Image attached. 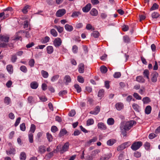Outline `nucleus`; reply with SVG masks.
<instances>
[{"label": "nucleus", "mask_w": 160, "mask_h": 160, "mask_svg": "<svg viewBox=\"0 0 160 160\" xmlns=\"http://www.w3.org/2000/svg\"><path fill=\"white\" fill-rule=\"evenodd\" d=\"M85 65L82 63H81L78 66V71L79 73H83L84 71Z\"/></svg>", "instance_id": "10"}, {"label": "nucleus", "mask_w": 160, "mask_h": 160, "mask_svg": "<svg viewBox=\"0 0 160 160\" xmlns=\"http://www.w3.org/2000/svg\"><path fill=\"white\" fill-rule=\"evenodd\" d=\"M91 8V5L90 3L88 4L82 8V10L84 12H88Z\"/></svg>", "instance_id": "11"}, {"label": "nucleus", "mask_w": 160, "mask_h": 160, "mask_svg": "<svg viewBox=\"0 0 160 160\" xmlns=\"http://www.w3.org/2000/svg\"><path fill=\"white\" fill-rule=\"evenodd\" d=\"M9 36L7 34H0V47L5 48L7 46V43L8 42Z\"/></svg>", "instance_id": "1"}, {"label": "nucleus", "mask_w": 160, "mask_h": 160, "mask_svg": "<svg viewBox=\"0 0 160 160\" xmlns=\"http://www.w3.org/2000/svg\"><path fill=\"white\" fill-rule=\"evenodd\" d=\"M120 128L121 130V136H122L123 138L125 139L129 136V133H127V131L128 130H126L123 128V126L122 125L120 126Z\"/></svg>", "instance_id": "6"}, {"label": "nucleus", "mask_w": 160, "mask_h": 160, "mask_svg": "<svg viewBox=\"0 0 160 160\" xmlns=\"http://www.w3.org/2000/svg\"><path fill=\"white\" fill-rule=\"evenodd\" d=\"M46 151V148L43 145L39 147L38 152L40 153H43Z\"/></svg>", "instance_id": "24"}, {"label": "nucleus", "mask_w": 160, "mask_h": 160, "mask_svg": "<svg viewBox=\"0 0 160 160\" xmlns=\"http://www.w3.org/2000/svg\"><path fill=\"white\" fill-rule=\"evenodd\" d=\"M4 102L5 103L8 105L10 104L11 102V100L9 97H6L5 98Z\"/></svg>", "instance_id": "33"}, {"label": "nucleus", "mask_w": 160, "mask_h": 160, "mask_svg": "<svg viewBox=\"0 0 160 160\" xmlns=\"http://www.w3.org/2000/svg\"><path fill=\"white\" fill-rule=\"evenodd\" d=\"M133 97L137 99L141 100L142 97L140 96L137 93L135 92L133 94Z\"/></svg>", "instance_id": "56"}, {"label": "nucleus", "mask_w": 160, "mask_h": 160, "mask_svg": "<svg viewBox=\"0 0 160 160\" xmlns=\"http://www.w3.org/2000/svg\"><path fill=\"white\" fill-rule=\"evenodd\" d=\"M123 143L122 144L120 145L117 148V150L118 151H120L123 150L126 148Z\"/></svg>", "instance_id": "57"}, {"label": "nucleus", "mask_w": 160, "mask_h": 160, "mask_svg": "<svg viewBox=\"0 0 160 160\" xmlns=\"http://www.w3.org/2000/svg\"><path fill=\"white\" fill-rule=\"evenodd\" d=\"M64 27L65 29L69 32L72 31L73 29V27L68 24H66Z\"/></svg>", "instance_id": "23"}, {"label": "nucleus", "mask_w": 160, "mask_h": 160, "mask_svg": "<svg viewBox=\"0 0 160 160\" xmlns=\"http://www.w3.org/2000/svg\"><path fill=\"white\" fill-rule=\"evenodd\" d=\"M64 79L65 80L66 83L68 84V83L71 82V79L70 76L69 75H66L64 78Z\"/></svg>", "instance_id": "34"}, {"label": "nucleus", "mask_w": 160, "mask_h": 160, "mask_svg": "<svg viewBox=\"0 0 160 160\" xmlns=\"http://www.w3.org/2000/svg\"><path fill=\"white\" fill-rule=\"evenodd\" d=\"M136 81L140 83H144L145 82V80L143 77L142 76H137L136 78Z\"/></svg>", "instance_id": "14"}, {"label": "nucleus", "mask_w": 160, "mask_h": 160, "mask_svg": "<svg viewBox=\"0 0 160 160\" xmlns=\"http://www.w3.org/2000/svg\"><path fill=\"white\" fill-rule=\"evenodd\" d=\"M50 34L54 37L58 36V33L56 30L54 29H52L50 31Z\"/></svg>", "instance_id": "35"}, {"label": "nucleus", "mask_w": 160, "mask_h": 160, "mask_svg": "<svg viewBox=\"0 0 160 160\" xmlns=\"http://www.w3.org/2000/svg\"><path fill=\"white\" fill-rule=\"evenodd\" d=\"M98 139V138L97 137H95L93 138L92 139L89 140V141H88V143L89 144H90L92 142H96Z\"/></svg>", "instance_id": "51"}, {"label": "nucleus", "mask_w": 160, "mask_h": 160, "mask_svg": "<svg viewBox=\"0 0 160 160\" xmlns=\"http://www.w3.org/2000/svg\"><path fill=\"white\" fill-rule=\"evenodd\" d=\"M77 80L81 83H83L84 81V79L83 77L80 75H78L77 77Z\"/></svg>", "instance_id": "46"}, {"label": "nucleus", "mask_w": 160, "mask_h": 160, "mask_svg": "<svg viewBox=\"0 0 160 160\" xmlns=\"http://www.w3.org/2000/svg\"><path fill=\"white\" fill-rule=\"evenodd\" d=\"M7 70L8 72L9 73L11 74L13 72V67L12 65L11 64H9L6 67Z\"/></svg>", "instance_id": "15"}, {"label": "nucleus", "mask_w": 160, "mask_h": 160, "mask_svg": "<svg viewBox=\"0 0 160 160\" xmlns=\"http://www.w3.org/2000/svg\"><path fill=\"white\" fill-rule=\"evenodd\" d=\"M100 34L98 31H94L92 34V35L95 38H98Z\"/></svg>", "instance_id": "44"}, {"label": "nucleus", "mask_w": 160, "mask_h": 160, "mask_svg": "<svg viewBox=\"0 0 160 160\" xmlns=\"http://www.w3.org/2000/svg\"><path fill=\"white\" fill-rule=\"evenodd\" d=\"M104 91L103 89L100 90L98 92V97L102 98L104 95Z\"/></svg>", "instance_id": "48"}, {"label": "nucleus", "mask_w": 160, "mask_h": 160, "mask_svg": "<svg viewBox=\"0 0 160 160\" xmlns=\"http://www.w3.org/2000/svg\"><path fill=\"white\" fill-rule=\"evenodd\" d=\"M78 48L76 45H74L72 47V51L74 53H77L78 52Z\"/></svg>", "instance_id": "58"}, {"label": "nucleus", "mask_w": 160, "mask_h": 160, "mask_svg": "<svg viewBox=\"0 0 160 160\" xmlns=\"http://www.w3.org/2000/svg\"><path fill=\"white\" fill-rule=\"evenodd\" d=\"M15 149L13 148H11L10 149L6 151V153L8 155L12 154L14 155L15 153Z\"/></svg>", "instance_id": "19"}, {"label": "nucleus", "mask_w": 160, "mask_h": 160, "mask_svg": "<svg viewBox=\"0 0 160 160\" xmlns=\"http://www.w3.org/2000/svg\"><path fill=\"white\" fill-rule=\"evenodd\" d=\"M29 141L30 143H32L33 142V135L32 133H28V135Z\"/></svg>", "instance_id": "42"}, {"label": "nucleus", "mask_w": 160, "mask_h": 160, "mask_svg": "<svg viewBox=\"0 0 160 160\" xmlns=\"http://www.w3.org/2000/svg\"><path fill=\"white\" fill-rule=\"evenodd\" d=\"M81 15V13L79 11H74L72 14L71 17L74 18L78 17Z\"/></svg>", "instance_id": "31"}, {"label": "nucleus", "mask_w": 160, "mask_h": 160, "mask_svg": "<svg viewBox=\"0 0 160 160\" xmlns=\"http://www.w3.org/2000/svg\"><path fill=\"white\" fill-rule=\"evenodd\" d=\"M50 39V38L48 36H46L42 38L41 40V41L42 43H46L48 42Z\"/></svg>", "instance_id": "27"}, {"label": "nucleus", "mask_w": 160, "mask_h": 160, "mask_svg": "<svg viewBox=\"0 0 160 160\" xmlns=\"http://www.w3.org/2000/svg\"><path fill=\"white\" fill-rule=\"evenodd\" d=\"M136 124V122L135 121L132 120L127 122L124 125H122L123 128L125 130H129L134 125Z\"/></svg>", "instance_id": "2"}, {"label": "nucleus", "mask_w": 160, "mask_h": 160, "mask_svg": "<svg viewBox=\"0 0 160 160\" xmlns=\"http://www.w3.org/2000/svg\"><path fill=\"white\" fill-rule=\"evenodd\" d=\"M100 70L101 72L103 73H105L108 71L107 68L105 66H102L100 67Z\"/></svg>", "instance_id": "39"}, {"label": "nucleus", "mask_w": 160, "mask_h": 160, "mask_svg": "<svg viewBox=\"0 0 160 160\" xmlns=\"http://www.w3.org/2000/svg\"><path fill=\"white\" fill-rule=\"evenodd\" d=\"M59 77L58 75H56L53 76L51 79L52 82H54L57 80Z\"/></svg>", "instance_id": "59"}, {"label": "nucleus", "mask_w": 160, "mask_h": 160, "mask_svg": "<svg viewBox=\"0 0 160 160\" xmlns=\"http://www.w3.org/2000/svg\"><path fill=\"white\" fill-rule=\"evenodd\" d=\"M149 71L147 69H145L143 72V75L144 77L145 78H146L148 80H149Z\"/></svg>", "instance_id": "12"}, {"label": "nucleus", "mask_w": 160, "mask_h": 160, "mask_svg": "<svg viewBox=\"0 0 160 160\" xmlns=\"http://www.w3.org/2000/svg\"><path fill=\"white\" fill-rule=\"evenodd\" d=\"M115 107L118 110H120L123 108V105L121 102L117 103L115 105Z\"/></svg>", "instance_id": "17"}, {"label": "nucleus", "mask_w": 160, "mask_h": 160, "mask_svg": "<svg viewBox=\"0 0 160 160\" xmlns=\"http://www.w3.org/2000/svg\"><path fill=\"white\" fill-rule=\"evenodd\" d=\"M142 101H143L144 103H148L151 102V100L150 98L148 97H146L144 98Z\"/></svg>", "instance_id": "50"}, {"label": "nucleus", "mask_w": 160, "mask_h": 160, "mask_svg": "<svg viewBox=\"0 0 160 160\" xmlns=\"http://www.w3.org/2000/svg\"><path fill=\"white\" fill-rule=\"evenodd\" d=\"M114 119L112 118H108L107 121V123L109 125H113L114 124Z\"/></svg>", "instance_id": "32"}, {"label": "nucleus", "mask_w": 160, "mask_h": 160, "mask_svg": "<svg viewBox=\"0 0 160 160\" xmlns=\"http://www.w3.org/2000/svg\"><path fill=\"white\" fill-rule=\"evenodd\" d=\"M66 13V11L64 9H59L56 13L57 17H60L64 15Z\"/></svg>", "instance_id": "7"}, {"label": "nucleus", "mask_w": 160, "mask_h": 160, "mask_svg": "<svg viewBox=\"0 0 160 160\" xmlns=\"http://www.w3.org/2000/svg\"><path fill=\"white\" fill-rule=\"evenodd\" d=\"M69 146V143L68 142H67L64 144L61 148L60 147V146H57L56 149L58 152H60L61 153H63L64 152L68 150Z\"/></svg>", "instance_id": "3"}, {"label": "nucleus", "mask_w": 160, "mask_h": 160, "mask_svg": "<svg viewBox=\"0 0 160 160\" xmlns=\"http://www.w3.org/2000/svg\"><path fill=\"white\" fill-rule=\"evenodd\" d=\"M47 52L48 54H52L53 51V48L52 46H49L47 48Z\"/></svg>", "instance_id": "29"}, {"label": "nucleus", "mask_w": 160, "mask_h": 160, "mask_svg": "<svg viewBox=\"0 0 160 160\" xmlns=\"http://www.w3.org/2000/svg\"><path fill=\"white\" fill-rule=\"evenodd\" d=\"M75 88L76 90L78 93H80L82 91L81 87L78 84H75L74 85Z\"/></svg>", "instance_id": "36"}, {"label": "nucleus", "mask_w": 160, "mask_h": 160, "mask_svg": "<svg viewBox=\"0 0 160 160\" xmlns=\"http://www.w3.org/2000/svg\"><path fill=\"white\" fill-rule=\"evenodd\" d=\"M62 40L59 37L55 38L53 41V44L56 48L59 47L62 45Z\"/></svg>", "instance_id": "5"}, {"label": "nucleus", "mask_w": 160, "mask_h": 160, "mask_svg": "<svg viewBox=\"0 0 160 160\" xmlns=\"http://www.w3.org/2000/svg\"><path fill=\"white\" fill-rule=\"evenodd\" d=\"M38 86V83L36 81L32 82L30 84V87L33 89H37Z\"/></svg>", "instance_id": "16"}, {"label": "nucleus", "mask_w": 160, "mask_h": 160, "mask_svg": "<svg viewBox=\"0 0 160 160\" xmlns=\"http://www.w3.org/2000/svg\"><path fill=\"white\" fill-rule=\"evenodd\" d=\"M110 158V156L108 155H105L103 157H101L99 160H106L109 159Z\"/></svg>", "instance_id": "64"}, {"label": "nucleus", "mask_w": 160, "mask_h": 160, "mask_svg": "<svg viewBox=\"0 0 160 160\" xmlns=\"http://www.w3.org/2000/svg\"><path fill=\"white\" fill-rule=\"evenodd\" d=\"M30 7V6L28 5H27L25 6L22 10V12L24 14L27 13L28 12V8H29Z\"/></svg>", "instance_id": "43"}, {"label": "nucleus", "mask_w": 160, "mask_h": 160, "mask_svg": "<svg viewBox=\"0 0 160 160\" xmlns=\"http://www.w3.org/2000/svg\"><path fill=\"white\" fill-rule=\"evenodd\" d=\"M157 135L154 133H150L148 136V138L150 139H152L157 137Z\"/></svg>", "instance_id": "61"}, {"label": "nucleus", "mask_w": 160, "mask_h": 160, "mask_svg": "<svg viewBox=\"0 0 160 160\" xmlns=\"http://www.w3.org/2000/svg\"><path fill=\"white\" fill-rule=\"evenodd\" d=\"M160 16L159 14L157 12H154L152 14V17L153 18H157Z\"/></svg>", "instance_id": "49"}, {"label": "nucleus", "mask_w": 160, "mask_h": 160, "mask_svg": "<svg viewBox=\"0 0 160 160\" xmlns=\"http://www.w3.org/2000/svg\"><path fill=\"white\" fill-rule=\"evenodd\" d=\"M17 58L16 55L14 54L11 56V61L12 62L14 63L16 62Z\"/></svg>", "instance_id": "54"}, {"label": "nucleus", "mask_w": 160, "mask_h": 160, "mask_svg": "<svg viewBox=\"0 0 160 160\" xmlns=\"http://www.w3.org/2000/svg\"><path fill=\"white\" fill-rule=\"evenodd\" d=\"M132 107L136 111H139V105L136 103H134L132 105Z\"/></svg>", "instance_id": "52"}, {"label": "nucleus", "mask_w": 160, "mask_h": 160, "mask_svg": "<svg viewBox=\"0 0 160 160\" xmlns=\"http://www.w3.org/2000/svg\"><path fill=\"white\" fill-rule=\"evenodd\" d=\"M141 153L140 152L136 151L134 153V156L137 158H139L141 156Z\"/></svg>", "instance_id": "63"}, {"label": "nucleus", "mask_w": 160, "mask_h": 160, "mask_svg": "<svg viewBox=\"0 0 160 160\" xmlns=\"http://www.w3.org/2000/svg\"><path fill=\"white\" fill-rule=\"evenodd\" d=\"M58 130V129L56 126H53L51 128V131L52 132L55 133Z\"/></svg>", "instance_id": "60"}, {"label": "nucleus", "mask_w": 160, "mask_h": 160, "mask_svg": "<svg viewBox=\"0 0 160 160\" xmlns=\"http://www.w3.org/2000/svg\"><path fill=\"white\" fill-rule=\"evenodd\" d=\"M151 81L153 82H155L157 81V78L158 76V74L156 72H154L151 74Z\"/></svg>", "instance_id": "8"}, {"label": "nucleus", "mask_w": 160, "mask_h": 160, "mask_svg": "<svg viewBox=\"0 0 160 160\" xmlns=\"http://www.w3.org/2000/svg\"><path fill=\"white\" fill-rule=\"evenodd\" d=\"M58 152V151L56 149V150H54L53 151L50 152L48 153L46 155V156L48 158H52L53 155V153H56Z\"/></svg>", "instance_id": "38"}, {"label": "nucleus", "mask_w": 160, "mask_h": 160, "mask_svg": "<svg viewBox=\"0 0 160 160\" xmlns=\"http://www.w3.org/2000/svg\"><path fill=\"white\" fill-rule=\"evenodd\" d=\"M67 93V91L66 90H63L61 91L59 93V95L60 96H63V95H65Z\"/></svg>", "instance_id": "62"}, {"label": "nucleus", "mask_w": 160, "mask_h": 160, "mask_svg": "<svg viewBox=\"0 0 160 160\" xmlns=\"http://www.w3.org/2000/svg\"><path fill=\"white\" fill-rule=\"evenodd\" d=\"M41 74L42 76L44 78H47L48 77L49 74L48 72L44 70H41Z\"/></svg>", "instance_id": "30"}, {"label": "nucleus", "mask_w": 160, "mask_h": 160, "mask_svg": "<svg viewBox=\"0 0 160 160\" xmlns=\"http://www.w3.org/2000/svg\"><path fill=\"white\" fill-rule=\"evenodd\" d=\"M123 39L125 43H128L130 42L131 39L128 35H126L123 36Z\"/></svg>", "instance_id": "28"}, {"label": "nucleus", "mask_w": 160, "mask_h": 160, "mask_svg": "<svg viewBox=\"0 0 160 160\" xmlns=\"http://www.w3.org/2000/svg\"><path fill=\"white\" fill-rule=\"evenodd\" d=\"M55 28L56 29L59 33H62L63 30V28L60 26L55 25L54 26Z\"/></svg>", "instance_id": "40"}, {"label": "nucleus", "mask_w": 160, "mask_h": 160, "mask_svg": "<svg viewBox=\"0 0 160 160\" xmlns=\"http://www.w3.org/2000/svg\"><path fill=\"white\" fill-rule=\"evenodd\" d=\"M90 14L92 16H96L98 15V12L96 9L92 8L90 11Z\"/></svg>", "instance_id": "13"}, {"label": "nucleus", "mask_w": 160, "mask_h": 160, "mask_svg": "<svg viewBox=\"0 0 160 160\" xmlns=\"http://www.w3.org/2000/svg\"><path fill=\"white\" fill-rule=\"evenodd\" d=\"M46 137L49 142H50L53 141V137L50 133L48 132L46 133Z\"/></svg>", "instance_id": "21"}, {"label": "nucleus", "mask_w": 160, "mask_h": 160, "mask_svg": "<svg viewBox=\"0 0 160 160\" xmlns=\"http://www.w3.org/2000/svg\"><path fill=\"white\" fill-rule=\"evenodd\" d=\"M94 123V120L92 118L89 119L87 121V125L88 126L93 124Z\"/></svg>", "instance_id": "45"}, {"label": "nucleus", "mask_w": 160, "mask_h": 160, "mask_svg": "<svg viewBox=\"0 0 160 160\" xmlns=\"http://www.w3.org/2000/svg\"><path fill=\"white\" fill-rule=\"evenodd\" d=\"M26 158V155L25 152H22L20 155V158L21 160H25Z\"/></svg>", "instance_id": "41"}, {"label": "nucleus", "mask_w": 160, "mask_h": 160, "mask_svg": "<svg viewBox=\"0 0 160 160\" xmlns=\"http://www.w3.org/2000/svg\"><path fill=\"white\" fill-rule=\"evenodd\" d=\"M97 126L98 129L101 130H105L107 128V126L106 125L102 122L98 123Z\"/></svg>", "instance_id": "9"}, {"label": "nucleus", "mask_w": 160, "mask_h": 160, "mask_svg": "<svg viewBox=\"0 0 160 160\" xmlns=\"http://www.w3.org/2000/svg\"><path fill=\"white\" fill-rule=\"evenodd\" d=\"M152 110V107L150 105L147 106L145 109V112L147 114H149L150 113Z\"/></svg>", "instance_id": "26"}, {"label": "nucleus", "mask_w": 160, "mask_h": 160, "mask_svg": "<svg viewBox=\"0 0 160 160\" xmlns=\"http://www.w3.org/2000/svg\"><path fill=\"white\" fill-rule=\"evenodd\" d=\"M20 130L23 131H24L26 130V126L25 123H22L21 124L20 126Z\"/></svg>", "instance_id": "55"}, {"label": "nucleus", "mask_w": 160, "mask_h": 160, "mask_svg": "<svg viewBox=\"0 0 160 160\" xmlns=\"http://www.w3.org/2000/svg\"><path fill=\"white\" fill-rule=\"evenodd\" d=\"M116 142V140L114 139H112L108 140L107 142V144L109 146H112L114 143H115Z\"/></svg>", "instance_id": "20"}, {"label": "nucleus", "mask_w": 160, "mask_h": 160, "mask_svg": "<svg viewBox=\"0 0 160 160\" xmlns=\"http://www.w3.org/2000/svg\"><path fill=\"white\" fill-rule=\"evenodd\" d=\"M141 141H135L133 142L131 146V148L133 151H136L139 149L142 145Z\"/></svg>", "instance_id": "4"}, {"label": "nucleus", "mask_w": 160, "mask_h": 160, "mask_svg": "<svg viewBox=\"0 0 160 160\" xmlns=\"http://www.w3.org/2000/svg\"><path fill=\"white\" fill-rule=\"evenodd\" d=\"M158 8L159 5L156 3H154L150 8V11L158 9Z\"/></svg>", "instance_id": "37"}, {"label": "nucleus", "mask_w": 160, "mask_h": 160, "mask_svg": "<svg viewBox=\"0 0 160 160\" xmlns=\"http://www.w3.org/2000/svg\"><path fill=\"white\" fill-rule=\"evenodd\" d=\"M68 133V132L66 130V129L63 128L62 129L59 133V136L60 137H62L65 135L66 134Z\"/></svg>", "instance_id": "18"}, {"label": "nucleus", "mask_w": 160, "mask_h": 160, "mask_svg": "<svg viewBox=\"0 0 160 160\" xmlns=\"http://www.w3.org/2000/svg\"><path fill=\"white\" fill-rule=\"evenodd\" d=\"M20 70L24 73H26L27 72V69L26 67L24 65L22 66L20 68Z\"/></svg>", "instance_id": "53"}, {"label": "nucleus", "mask_w": 160, "mask_h": 160, "mask_svg": "<svg viewBox=\"0 0 160 160\" xmlns=\"http://www.w3.org/2000/svg\"><path fill=\"white\" fill-rule=\"evenodd\" d=\"M35 62L33 59H30L28 62V64L31 67H32L34 66Z\"/></svg>", "instance_id": "47"}, {"label": "nucleus", "mask_w": 160, "mask_h": 160, "mask_svg": "<svg viewBox=\"0 0 160 160\" xmlns=\"http://www.w3.org/2000/svg\"><path fill=\"white\" fill-rule=\"evenodd\" d=\"M36 129V127L35 125L33 124H31L28 133H32V134H33V133L34 132Z\"/></svg>", "instance_id": "25"}, {"label": "nucleus", "mask_w": 160, "mask_h": 160, "mask_svg": "<svg viewBox=\"0 0 160 160\" xmlns=\"http://www.w3.org/2000/svg\"><path fill=\"white\" fill-rule=\"evenodd\" d=\"M151 145L150 142H146L144 144V147L145 149L147 151H150L151 150L150 147Z\"/></svg>", "instance_id": "22"}]
</instances>
